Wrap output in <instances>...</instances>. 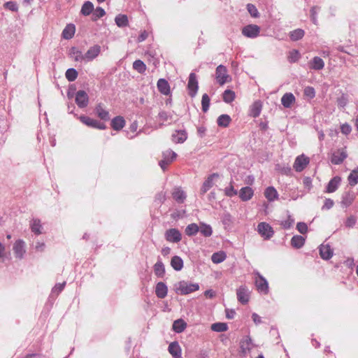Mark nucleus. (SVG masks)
I'll return each instance as SVG.
<instances>
[{
	"label": "nucleus",
	"mask_w": 358,
	"mask_h": 358,
	"mask_svg": "<svg viewBox=\"0 0 358 358\" xmlns=\"http://www.w3.org/2000/svg\"><path fill=\"white\" fill-rule=\"evenodd\" d=\"M319 10V8L317 6H313L311 8L310 13V19L312 22L317 24V10Z\"/></svg>",
	"instance_id": "58"
},
{
	"label": "nucleus",
	"mask_w": 358,
	"mask_h": 358,
	"mask_svg": "<svg viewBox=\"0 0 358 358\" xmlns=\"http://www.w3.org/2000/svg\"><path fill=\"white\" fill-rule=\"evenodd\" d=\"M357 222V219L355 216L351 215L348 217L345 222V225L346 227L352 228L353 227Z\"/></svg>",
	"instance_id": "59"
},
{
	"label": "nucleus",
	"mask_w": 358,
	"mask_h": 358,
	"mask_svg": "<svg viewBox=\"0 0 358 358\" xmlns=\"http://www.w3.org/2000/svg\"><path fill=\"white\" fill-rule=\"evenodd\" d=\"M341 131L343 134L348 135L352 131L351 126L348 123L343 124L341 126Z\"/></svg>",
	"instance_id": "64"
},
{
	"label": "nucleus",
	"mask_w": 358,
	"mask_h": 358,
	"mask_svg": "<svg viewBox=\"0 0 358 358\" xmlns=\"http://www.w3.org/2000/svg\"><path fill=\"white\" fill-rule=\"evenodd\" d=\"M295 101V96L291 92L285 93L281 98L282 105L287 108H290Z\"/></svg>",
	"instance_id": "23"
},
{
	"label": "nucleus",
	"mask_w": 358,
	"mask_h": 358,
	"mask_svg": "<svg viewBox=\"0 0 358 358\" xmlns=\"http://www.w3.org/2000/svg\"><path fill=\"white\" fill-rule=\"evenodd\" d=\"M158 90L164 95H169L171 93L170 85L164 78H160L157 83Z\"/></svg>",
	"instance_id": "17"
},
{
	"label": "nucleus",
	"mask_w": 358,
	"mask_h": 358,
	"mask_svg": "<svg viewBox=\"0 0 358 358\" xmlns=\"http://www.w3.org/2000/svg\"><path fill=\"white\" fill-rule=\"evenodd\" d=\"M305 243V238L302 236L295 235L291 239V245L294 248H301Z\"/></svg>",
	"instance_id": "32"
},
{
	"label": "nucleus",
	"mask_w": 358,
	"mask_h": 358,
	"mask_svg": "<svg viewBox=\"0 0 358 358\" xmlns=\"http://www.w3.org/2000/svg\"><path fill=\"white\" fill-rule=\"evenodd\" d=\"M13 250L16 258L23 259L26 252L25 242L22 239L17 240L13 244Z\"/></svg>",
	"instance_id": "6"
},
{
	"label": "nucleus",
	"mask_w": 358,
	"mask_h": 358,
	"mask_svg": "<svg viewBox=\"0 0 358 358\" xmlns=\"http://www.w3.org/2000/svg\"><path fill=\"white\" fill-rule=\"evenodd\" d=\"M199 231V226L195 223L188 224L185 228V234L189 236L196 235Z\"/></svg>",
	"instance_id": "40"
},
{
	"label": "nucleus",
	"mask_w": 358,
	"mask_h": 358,
	"mask_svg": "<svg viewBox=\"0 0 358 358\" xmlns=\"http://www.w3.org/2000/svg\"><path fill=\"white\" fill-rule=\"evenodd\" d=\"M94 10V5L91 1H85L81 8L80 13L84 16L90 15Z\"/></svg>",
	"instance_id": "31"
},
{
	"label": "nucleus",
	"mask_w": 358,
	"mask_h": 358,
	"mask_svg": "<svg viewBox=\"0 0 358 358\" xmlns=\"http://www.w3.org/2000/svg\"><path fill=\"white\" fill-rule=\"evenodd\" d=\"M311 69L320 71L324 69V62L320 57H314L309 63Z\"/></svg>",
	"instance_id": "27"
},
{
	"label": "nucleus",
	"mask_w": 358,
	"mask_h": 358,
	"mask_svg": "<svg viewBox=\"0 0 358 358\" xmlns=\"http://www.w3.org/2000/svg\"><path fill=\"white\" fill-rule=\"evenodd\" d=\"M210 97L207 94H204L202 96L201 99V106H202V110L206 113L208 110L209 106H210Z\"/></svg>",
	"instance_id": "52"
},
{
	"label": "nucleus",
	"mask_w": 358,
	"mask_h": 358,
	"mask_svg": "<svg viewBox=\"0 0 358 358\" xmlns=\"http://www.w3.org/2000/svg\"><path fill=\"white\" fill-rule=\"evenodd\" d=\"M101 46L94 45L90 47L85 55V62H89L96 58L101 52Z\"/></svg>",
	"instance_id": "11"
},
{
	"label": "nucleus",
	"mask_w": 358,
	"mask_h": 358,
	"mask_svg": "<svg viewBox=\"0 0 358 358\" xmlns=\"http://www.w3.org/2000/svg\"><path fill=\"white\" fill-rule=\"evenodd\" d=\"M301 58V54L297 50H292L289 52L287 59L290 63H295Z\"/></svg>",
	"instance_id": "48"
},
{
	"label": "nucleus",
	"mask_w": 358,
	"mask_h": 358,
	"mask_svg": "<svg viewBox=\"0 0 358 358\" xmlns=\"http://www.w3.org/2000/svg\"><path fill=\"white\" fill-rule=\"evenodd\" d=\"M348 180L351 186H355L358 183V167L351 171Z\"/></svg>",
	"instance_id": "45"
},
{
	"label": "nucleus",
	"mask_w": 358,
	"mask_h": 358,
	"mask_svg": "<svg viewBox=\"0 0 358 358\" xmlns=\"http://www.w3.org/2000/svg\"><path fill=\"white\" fill-rule=\"evenodd\" d=\"M172 196L175 201L178 203H182L187 197L185 192L180 187L173 189Z\"/></svg>",
	"instance_id": "20"
},
{
	"label": "nucleus",
	"mask_w": 358,
	"mask_h": 358,
	"mask_svg": "<svg viewBox=\"0 0 358 358\" xmlns=\"http://www.w3.org/2000/svg\"><path fill=\"white\" fill-rule=\"evenodd\" d=\"M65 76L69 81L73 82L77 78L78 72L75 69L70 68L66 71Z\"/></svg>",
	"instance_id": "51"
},
{
	"label": "nucleus",
	"mask_w": 358,
	"mask_h": 358,
	"mask_svg": "<svg viewBox=\"0 0 358 358\" xmlns=\"http://www.w3.org/2000/svg\"><path fill=\"white\" fill-rule=\"evenodd\" d=\"M199 231L205 237H209L213 234V229L210 225L203 222L200 223Z\"/></svg>",
	"instance_id": "39"
},
{
	"label": "nucleus",
	"mask_w": 358,
	"mask_h": 358,
	"mask_svg": "<svg viewBox=\"0 0 358 358\" xmlns=\"http://www.w3.org/2000/svg\"><path fill=\"white\" fill-rule=\"evenodd\" d=\"M111 127L115 131L121 130L125 125V120L122 116H117L111 120Z\"/></svg>",
	"instance_id": "29"
},
{
	"label": "nucleus",
	"mask_w": 358,
	"mask_h": 358,
	"mask_svg": "<svg viewBox=\"0 0 358 358\" xmlns=\"http://www.w3.org/2000/svg\"><path fill=\"white\" fill-rule=\"evenodd\" d=\"M297 230L302 234L308 231V226L305 222H298L296 224Z\"/></svg>",
	"instance_id": "62"
},
{
	"label": "nucleus",
	"mask_w": 358,
	"mask_h": 358,
	"mask_svg": "<svg viewBox=\"0 0 358 358\" xmlns=\"http://www.w3.org/2000/svg\"><path fill=\"white\" fill-rule=\"evenodd\" d=\"M216 80L220 85L229 82V76L227 74V68L220 64L216 68Z\"/></svg>",
	"instance_id": "4"
},
{
	"label": "nucleus",
	"mask_w": 358,
	"mask_h": 358,
	"mask_svg": "<svg viewBox=\"0 0 358 358\" xmlns=\"http://www.w3.org/2000/svg\"><path fill=\"white\" fill-rule=\"evenodd\" d=\"M79 119L84 124L90 127L96 128L98 120L85 115H81Z\"/></svg>",
	"instance_id": "44"
},
{
	"label": "nucleus",
	"mask_w": 358,
	"mask_h": 358,
	"mask_svg": "<svg viewBox=\"0 0 358 358\" xmlns=\"http://www.w3.org/2000/svg\"><path fill=\"white\" fill-rule=\"evenodd\" d=\"M341 182V178L338 176L331 178L326 187L325 192L333 193L336 192L340 186Z\"/></svg>",
	"instance_id": "15"
},
{
	"label": "nucleus",
	"mask_w": 358,
	"mask_h": 358,
	"mask_svg": "<svg viewBox=\"0 0 358 358\" xmlns=\"http://www.w3.org/2000/svg\"><path fill=\"white\" fill-rule=\"evenodd\" d=\"M92 20L94 21L96 20L99 18L103 17L106 15V12L103 8L101 7H97L96 9L93 10Z\"/></svg>",
	"instance_id": "53"
},
{
	"label": "nucleus",
	"mask_w": 358,
	"mask_h": 358,
	"mask_svg": "<svg viewBox=\"0 0 358 358\" xmlns=\"http://www.w3.org/2000/svg\"><path fill=\"white\" fill-rule=\"evenodd\" d=\"M224 102L229 103L235 99V93L231 90H226L222 96Z\"/></svg>",
	"instance_id": "50"
},
{
	"label": "nucleus",
	"mask_w": 358,
	"mask_h": 358,
	"mask_svg": "<svg viewBox=\"0 0 358 358\" xmlns=\"http://www.w3.org/2000/svg\"><path fill=\"white\" fill-rule=\"evenodd\" d=\"M320 255L323 259L328 260L333 256V250L329 245H321L320 246Z\"/></svg>",
	"instance_id": "25"
},
{
	"label": "nucleus",
	"mask_w": 358,
	"mask_h": 358,
	"mask_svg": "<svg viewBox=\"0 0 358 358\" xmlns=\"http://www.w3.org/2000/svg\"><path fill=\"white\" fill-rule=\"evenodd\" d=\"M254 191L250 187H244L240 189L239 197L243 201H249L252 199Z\"/></svg>",
	"instance_id": "19"
},
{
	"label": "nucleus",
	"mask_w": 358,
	"mask_h": 358,
	"mask_svg": "<svg viewBox=\"0 0 358 358\" xmlns=\"http://www.w3.org/2000/svg\"><path fill=\"white\" fill-rule=\"evenodd\" d=\"M166 240L171 243H178L182 239V234L177 229H168L165 233Z\"/></svg>",
	"instance_id": "8"
},
{
	"label": "nucleus",
	"mask_w": 358,
	"mask_h": 358,
	"mask_svg": "<svg viewBox=\"0 0 358 358\" xmlns=\"http://www.w3.org/2000/svg\"><path fill=\"white\" fill-rule=\"evenodd\" d=\"M252 347V340L250 337L245 338L241 342V348L243 353L250 351Z\"/></svg>",
	"instance_id": "49"
},
{
	"label": "nucleus",
	"mask_w": 358,
	"mask_h": 358,
	"mask_svg": "<svg viewBox=\"0 0 358 358\" xmlns=\"http://www.w3.org/2000/svg\"><path fill=\"white\" fill-rule=\"evenodd\" d=\"M66 285V282H64L62 283H58L55 285V287L52 289V293H56L57 294H59L64 288V286Z\"/></svg>",
	"instance_id": "63"
},
{
	"label": "nucleus",
	"mask_w": 358,
	"mask_h": 358,
	"mask_svg": "<svg viewBox=\"0 0 358 358\" xmlns=\"http://www.w3.org/2000/svg\"><path fill=\"white\" fill-rule=\"evenodd\" d=\"M115 22L119 27H125L129 24L127 16L123 14L117 15L115 18Z\"/></svg>",
	"instance_id": "37"
},
{
	"label": "nucleus",
	"mask_w": 358,
	"mask_h": 358,
	"mask_svg": "<svg viewBox=\"0 0 358 358\" xmlns=\"http://www.w3.org/2000/svg\"><path fill=\"white\" fill-rule=\"evenodd\" d=\"M145 55L148 56V62L154 66H157V65L159 64V59L155 57V54H153L152 52H146Z\"/></svg>",
	"instance_id": "55"
},
{
	"label": "nucleus",
	"mask_w": 358,
	"mask_h": 358,
	"mask_svg": "<svg viewBox=\"0 0 358 358\" xmlns=\"http://www.w3.org/2000/svg\"><path fill=\"white\" fill-rule=\"evenodd\" d=\"M168 350L173 358L179 357L182 355V349L177 341L171 343L169 345Z\"/></svg>",
	"instance_id": "21"
},
{
	"label": "nucleus",
	"mask_w": 358,
	"mask_h": 358,
	"mask_svg": "<svg viewBox=\"0 0 358 358\" xmlns=\"http://www.w3.org/2000/svg\"><path fill=\"white\" fill-rule=\"evenodd\" d=\"M232 181L230 182V185L224 189V194L227 196L232 197L236 196L238 194L237 190H236L232 185Z\"/></svg>",
	"instance_id": "54"
},
{
	"label": "nucleus",
	"mask_w": 358,
	"mask_h": 358,
	"mask_svg": "<svg viewBox=\"0 0 358 358\" xmlns=\"http://www.w3.org/2000/svg\"><path fill=\"white\" fill-rule=\"evenodd\" d=\"M187 138V134L185 130H178L172 134V141L176 143H182Z\"/></svg>",
	"instance_id": "26"
},
{
	"label": "nucleus",
	"mask_w": 358,
	"mask_h": 358,
	"mask_svg": "<svg viewBox=\"0 0 358 358\" xmlns=\"http://www.w3.org/2000/svg\"><path fill=\"white\" fill-rule=\"evenodd\" d=\"M89 97L84 90H79L76 94V103L79 108H85L87 106Z\"/></svg>",
	"instance_id": "13"
},
{
	"label": "nucleus",
	"mask_w": 358,
	"mask_h": 358,
	"mask_svg": "<svg viewBox=\"0 0 358 358\" xmlns=\"http://www.w3.org/2000/svg\"><path fill=\"white\" fill-rule=\"evenodd\" d=\"M348 157L346 152L342 149L333 153L331 162L333 164L338 165L341 164Z\"/></svg>",
	"instance_id": "14"
},
{
	"label": "nucleus",
	"mask_w": 358,
	"mask_h": 358,
	"mask_svg": "<svg viewBox=\"0 0 358 358\" xmlns=\"http://www.w3.org/2000/svg\"><path fill=\"white\" fill-rule=\"evenodd\" d=\"M70 55L76 62H85V55L75 47L71 48Z\"/></svg>",
	"instance_id": "33"
},
{
	"label": "nucleus",
	"mask_w": 358,
	"mask_h": 358,
	"mask_svg": "<svg viewBox=\"0 0 358 358\" xmlns=\"http://www.w3.org/2000/svg\"><path fill=\"white\" fill-rule=\"evenodd\" d=\"M355 198V193L352 192H345L342 196L341 206L347 208L350 206L354 201Z\"/></svg>",
	"instance_id": "24"
},
{
	"label": "nucleus",
	"mask_w": 358,
	"mask_h": 358,
	"mask_svg": "<svg viewBox=\"0 0 358 358\" xmlns=\"http://www.w3.org/2000/svg\"><path fill=\"white\" fill-rule=\"evenodd\" d=\"M154 272L157 277H163L165 273L164 265L159 259L154 265Z\"/></svg>",
	"instance_id": "34"
},
{
	"label": "nucleus",
	"mask_w": 358,
	"mask_h": 358,
	"mask_svg": "<svg viewBox=\"0 0 358 358\" xmlns=\"http://www.w3.org/2000/svg\"><path fill=\"white\" fill-rule=\"evenodd\" d=\"M94 111L96 115L103 121H108L110 118L108 110L103 107L102 103H99L95 107Z\"/></svg>",
	"instance_id": "16"
},
{
	"label": "nucleus",
	"mask_w": 358,
	"mask_h": 358,
	"mask_svg": "<svg viewBox=\"0 0 358 358\" xmlns=\"http://www.w3.org/2000/svg\"><path fill=\"white\" fill-rule=\"evenodd\" d=\"M254 275H256L255 285L258 292L262 294H267L269 292V287L266 279L258 271H255Z\"/></svg>",
	"instance_id": "1"
},
{
	"label": "nucleus",
	"mask_w": 358,
	"mask_h": 358,
	"mask_svg": "<svg viewBox=\"0 0 358 358\" xmlns=\"http://www.w3.org/2000/svg\"><path fill=\"white\" fill-rule=\"evenodd\" d=\"M155 294L159 299H164L168 294V287L163 282H159L155 287Z\"/></svg>",
	"instance_id": "18"
},
{
	"label": "nucleus",
	"mask_w": 358,
	"mask_h": 358,
	"mask_svg": "<svg viewBox=\"0 0 358 358\" xmlns=\"http://www.w3.org/2000/svg\"><path fill=\"white\" fill-rule=\"evenodd\" d=\"M133 69L139 73H144L146 71V65L141 59L135 60L133 63Z\"/></svg>",
	"instance_id": "41"
},
{
	"label": "nucleus",
	"mask_w": 358,
	"mask_h": 358,
	"mask_svg": "<svg viewBox=\"0 0 358 358\" xmlns=\"http://www.w3.org/2000/svg\"><path fill=\"white\" fill-rule=\"evenodd\" d=\"M305 34V31L302 29H296L289 32V38L292 41H297L301 39Z\"/></svg>",
	"instance_id": "36"
},
{
	"label": "nucleus",
	"mask_w": 358,
	"mask_h": 358,
	"mask_svg": "<svg viewBox=\"0 0 358 358\" xmlns=\"http://www.w3.org/2000/svg\"><path fill=\"white\" fill-rule=\"evenodd\" d=\"M265 197L270 201H273L278 198V194L273 187H268L264 192Z\"/></svg>",
	"instance_id": "35"
},
{
	"label": "nucleus",
	"mask_w": 358,
	"mask_h": 358,
	"mask_svg": "<svg viewBox=\"0 0 358 358\" xmlns=\"http://www.w3.org/2000/svg\"><path fill=\"white\" fill-rule=\"evenodd\" d=\"M187 88L189 90V96L192 97L195 96L199 89V85L196 76L194 73H191L189 74Z\"/></svg>",
	"instance_id": "7"
},
{
	"label": "nucleus",
	"mask_w": 358,
	"mask_h": 358,
	"mask_svg": "<svg viewBox=\"0 0 358 358\" xmlns=\"http://www.w3.org/2000/svg\"><path fill=\"white\" fill-rule=\"evenodd\" d=\"M171 266L174 270L179 271L183 268V260L179 256H173L171 260Z\"/></svg>",
	"instance_id": "30"
},
{
	"label": "nucleus",
	"mask_w": 358,
	"mask_h": 358,
	"mask_svg": "<svg viewBox=\"0 0 358 358\" xmlns=\"http://www.w3.org/2000/svg\"><path fill=\"white\" fill-rule=\"evenodd\" d=\"M186 326V323L182 319H179L173 322V329L177 333H181L185 329Z\"/></svg>",
	"instance_id": "42"
},
{
	"label": "nucleus",
	"mask_w": 358,
	"mask_h": 358,
	"mask_svg": "<svg viewBox=\"0 0 358 358\" xmlns=\"http://www.w3.org/2000/svg\"><path fill=\"white\" fill-rule=\"evenodd\" d=\"M166 199V194L164 192H160L155 196V201L158 203H163Z\"/></svg>",
	"instance_id": "61"
},
{
	"label": "nucleus",
	"mask_w": 358,
	"mask_h": 358,
	"mask_svg": "<svg viewBox=\"0 0 358 358\" xmlns=\"http://www.w3.org/2000/svg\"><path fill=\"white\" fill-rule=\"evenodd\" d=\"M260 33V27L256 24H249L242 29V34L245 37L254 38Z\"/></svg>",
	"instance_id": "5"
},
{
	"label": "nucleus",
	"mask_w": 358,
	"mask_h": 358,
	"mask_svg": "<svg viewBox=\"0 0 358 358\" xmlns=\"http://www.w3.org/2000/svg\"><path fill=\"white\" fill-rule=\"evenodd\" d=\"M75 26L73 24H68L62 31V36L65 39L71 38L75 34Z\"/></svg>",
	"instance_id": "38"
},
{
	"label": "nucleus",
	"mask_w": 358,
	"mask_h": 358,
	"mask_svg": "<svg viewBox=\"0 0 358 358\" xmlns=\"http://www.w3.org/2000/svg\"><path fill=\"white\" fill-rule=\"evenodd\" d=\"M199 289V286L197 283L187 284L185 281L179 282L178 284L176 286V292L183 295L197 291Z\"/></svg>",
	"instance_id": "2"
},
{
	"label": "nucleus",
	"mask_w": 358,
	"mask_h": 358,
	"mask_svg": "<svg viewBox=\"0 0 358 358\" xmlns=\"http://www.w3.org/2000/svg\"><path fill=\"white\" fill-rule=\"evenodd\" d=\"M231 120V119L229 115L224 114L218 117L217 123L220 127H227L229 124Z\"/></svg>",
	"instance_id": "43"
},
{
	"label": "nucleus",
	"mask_w": 358,
	"mask_h": 358,
	"mask_svg": "<svg viewBox=\"0 0 358 358\" xmlns=\"http://www.w3.org/2000/svg\"><path fill=\"white\" fill-rule=\"evenodd\" d=\"M211 329L215 332H224L228 329V326L224 322H216L211 325Z\"/></svg>",
	"instance_id": "47"
},
{
	"label": "nucleus",
	"mask_w": 358,
	"mask_h": 358,
	"mask_svg": "<svg viewBox=\"0 0 358 358\" xmlns=\"http://www.w3.org/2000/svg\"><path fill=\"white\" fill-rule=\"evenodd\" d=\"M219 178L218 173H213L208 176L200 189V194H205L214 185V180Z\"/></svg>",
	"instance_id": "12"
},
{
	"label": "nucleus",
	"mask_w": 358,
	"mask_h": 358,
	"mask_svg": "<svg viewBox=\"0 0 358 358\" xmlns=\"http://www.w3.org/2000/svg\"><path fill=\"white\" fill-rule=\"evenodd\" d=\"M257 231L265 240L271 239L275 233L273 227L268 223L265 222H262L258 224Z\"/></svg>",
	"instance_id": "3"
},
{
	"label": "nucleus",
	"mask_w": 358,
	"mask_h": 358,
	"mask_svg": "<svg viewBox=\"0 0 358 358\" xmlns=\"http://www.w3.org/2000/svg\"><path fill=\"white\" fill-rule=\"evenodd\" d=\"M294 220L292 218L291 215H288V217L286 220L281 222V225L285 229H289L294 224Z\"/></svg>",
	"instance_id": "56"
},
{
	"label": "nucleus",
	"mask_w": 358,
	"mask_h": 358,
	"mask_svg": "<svg viewBox=\"0 0 358 358\" xmlns=\"http://www.w3.org/2000/svg\"><path fill=\"white\" fill-rule=\"evenodd\" d=\"M304 95L309 99H313L315 96V91L313 87L308 86L304 89Z\"/></svg>",
	"instance_id": "57"
},
{
	"label": "nucleus",
	"mask_w": 358,
	"mask_h": 358,
	"mask_svg": "<svg viewBox=\"0 0 358 358\" xmlns=\"http://www.w3.org/2000/svg\"><path fill=\"white\" fill-rule=\"evenodd\" d=\"M159 119L163 122H168L169 120H172V115L165 111H162L159 113Z\"/></svg>",
	"instance_id": "60"
},
{
	"label": "nucleus",
	"mask_w": 358,
	"mask_h": 358,
	"mask_svg": "<svg viewBox=\"0 0 358 358\" xmlns=\"http://www.w3.org/2000/svg\"><path fill=\"white\" fill-rule=\"evenodd\" d=\"M227 257L224 252H215L211 257V260L215 264H220L225 260Z\"/></svg>",
	"instance_id": "46"
},
{
	"label": "nucleus",
	"mask_w": 358,
	"mask_h": 358,
	"mask_svg": "<svg viewBox=\"0 0 358 358\" xmlns=\"http://www.w3.org/2000/svg\"><path fill=\"white\" fill-rule=\"evenodd\" d=\"M309 158L306 157L304 155L298 156L294 163L293 167L297 172L302 171L309 164Z\"/></svg>",
	"instance_id": "9"
},
{
	"label": "nucleus",
	"mask_w": 358,
	"mask_h": 358,
	"mask_svg": "<svg viewBox=\"0 0 358 358\" xmlns=\"http://www.w3.org/2000/svg\"><path fill=\"white\" fill-rule=\"evenodd\" d=\"M238 301L242 304H246L250 299V291L245 286H241L236 291Z\"/></svg>",
	"instance_id": "10"
},
{
	"label": "nucleus",
	"mask_w": 358,
	"mask_h": 358,
	"mask_svg": "<svg viewBox=\"0 0 358 358\" xmlns=\"http://www.w3.org/2000/svg\"><path fill=\"white\" fill-rule=\"evenodd\" d=\"M262 103L258 100L255 101L250 107V115L253 117H257L262 111Z\"/></svg>",
	"instance_id": "28"
},
{
	"label": "nucleus",
	"mask_w": 358,
	"mask_h": 358,
	"mask_svg": "<svg viewBox=\"0 0 358 358\" xmlns=\"http://www.w3.org/2000/svg\"><path fill=\"white\" fill-rule=\"evenodd\" d=\"M30 229L31 231L36 235L43 234V227L39 219L34 218L31 220Z\"/></svg>",
	"instance_id": "22"
}]
</instances>
